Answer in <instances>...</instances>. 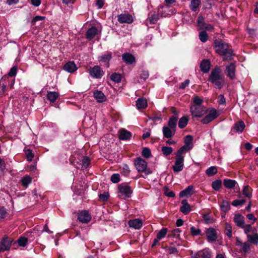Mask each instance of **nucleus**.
<instances>
[{"label":"nucleus","mask_w":258,"mask_h":258,"mask_svg":"<svg viewBox=\"0 0 258 258\" xmlns=\"http://www.w3.org/2000/svg\"><path fill=\"white\" fill-rule=\"evenodd\" d=\"M190 150L187 147L186 148L184 145L181 147L177 151L176 155L179 156H182V154Z\"/></svg>","instance_id":"60"},{"label":"nucleus","mask_w":258,"mask_h":258,"mask_svg":"<svg viewBox=\"0 0 258 258\" xmlns=\"http://www.w3.org/2000/svg\"><path fill=\"white\" fill-rule=\"evenodd\" d=\"M162 151L163 154L167 156L172 153L173 149L171 147L164 146L162 148Z\"/></svg>","instance_id":"49"},{"label":"nucleus","mask_w":258,"mask_h":258,"mask_svg":"<svg viewBox=\"0 0 258 258\" xmlns=\"http://www.w3.org/2000/svg\"><path fill=\"white\" fill-rule=\"evenodd\" d=\"M173 113L174 115L172 116L169 119L167 126L175 130L178 116L176 111H173Z\"/></svg>","instance_id":"16"},{"label":"nucleus","mask_w":258,"mask_h":258,"mask_svg":"<svg viewBox=\"0 0 258 258\" xmlns=\"http://www.w3.org/2000/svg\"><path fill=\"white\" fill-rule=\"evenodd\" d=\"M163 134L166 138L172 137L175 133V130L168 126H163L162 128Z\"/></svg>","instance_id":"21"},{"label":"nucleus","mask_w":258,"mask_h":258,"mask_svg":"<svg viewBox=\"0 0 258 258\" xmlns=\"http://www.w3.org/2000/svg\"><path fill=\"white\" fill-rule=\"evenodd\" d=\"M136 106L138 109H144L147 106V101L144 98H139L136 102Z\"/></svg>","instance_id":"29"},{"label":"nucleus","mask_w":258,"mask_h":258,"mask_svg":"<svg viewBox=\"0 0 258 258\" xmlns=\"http://www.w3.org/2000/svg\"><path fill=\"white\" fill-rule=\"evenodd\" d=\"M190 233L193 236H197L201 234V230L199 228H196L192 226L190 227Z\"/></svg>","instance_id":"56"},{"label":"nucleus","mask_w":258,"mask_h":258,"mask_svg":"<svg viewBox=\"0 0 258 258\" xmlns=\"http://www.w3.org/2000/svg\"><path fill=\"white\" fill-rule=\"evenodd\" d=\"M159 19V15L157 14L154 13L149 16L148 20L150 22V24H155Z\"/></svg>","instance_id":"50"},{"label":"nucleus","mask_w":258,"mask_h":258,"mask_svg":"<svg viewBox=\"0 0 258 258\" xmlns=\"http://www.w3.org/2000/svg\"><path fill=\"white\" fill-rule=\"evenodd\" d=\"M235 71L236 66L234 62H231L226 66L225 73L227 77L230 80H234L235 79Z\"/></svg>","instance_id":"9"},{"label":"nucleus","mask_w":258,"mask_h":258,"mask_svg":"<svg viewBox=\"0 0 258 258\" xmlns=\"http://www.w3.org/2000/svg\"><path fill=\"white\" fill-rule=\"evenodd\" d=\"M142 155L143 157L146 158H149L151 155V153L150 150L148 148H143Z\"/></svg>","instance_id":"52"},{"label":"nucleus","mask_w":258,"mask_h":258,"mask_svg":"<svg viewBox=\"0 0 258 258\" xmlns=\"http://www.w3.org/2000/svg\"><path fill=\"white\" fill-rule=\"evenodd\" d=\"M167 232V229L166 228H162L161 230H160L157 235V238L158 239H161L165 237Z\"/></svg>","instance_id":"44"},{"label":"nucleus","mask_w":258,"mask_h":258,"mask_svg":"<svg viewBox=\"0 0 258 258\" xmlns=\"http://www.w3.org/2000/svg\"><path fill=\"white\" fill-rule=\"evenodd\" d=\"M118 138L121 140H127L131 138V133L124 128H121L118 131Z\"/></svg>","instance_id":"17"},{"label":"nucleus","mask_w":258,"mask_h":258,"mask_svg":"<svg viewBox=\"0 0 258 258\" xmlns=\"http://www.w3.org/2000/svg\"><path fill=\"white\" fill-rule=\"evenodd\" d=\"M222 186V181L220 179L216 180L212 182V188L218 191L220 190Z\"/></svg>","instance_id":"39"},{"label":"nucleus","mask_w":258,"mask_h":258,"mask_svg":"<svg viewBox=\"0 0 258 258\" xmlns=\"http://www.w3.org/2000/svg\"><path fill=\"white\" fill-rule=\"evenodd\" d=\"M220 208L222 211L227 213L230 209L229 203L226 200H223L220 205Z\"/></svg>","instance_id":"37"},{"label":"nucleus","mask_w":258,"mask_h":258,"mask_svg":"<svg viewBox=\"0 0 258 258\" xmlns=\"http://www.w3.org/2000/svg\"><path fill=\"white\" fill-rule=\"evenodd\" d=\"M192 140L193 138L190 135H187L185 136L184 138V146L190 150H191L193 147L192 144Z\"/></svg>","instance_id":"32"},{"label":"nucleus","mask_w":258,"mask_h":258,"mask_svg":"<svg viewBox=\"0 0 258 258\" xmlns=\"http://www.w3.org/2000/svg\"><path fill=\"white\" fill-rule=\"evenodd\" d=\"M59 93L55 91L48 92L47 94V99L51 102H54L59 97Z\"/></svg>","instance_id":"30"},{"label":"nucleus","mask_w":258,"mask_h":258,"mask_svg":"<svg viewBox=\"0 0 258 258\" xmlns=\"http://www.w3.org/2000/svg\"><path fill=\"white\" fill-rule=\"evenodd\" d=\"M201 4V0H191L190 9L194 12L197 11Z\"/></svg>","instance_id":"34"},{"label":"nucleus","mask_w":258,"mask_h":258,"mask_svg":"<svg viewBox=\"0 0 258 258\" xmlns=\"http://www.w3.org/2000/svg\"><path fill=\"white\" fill-rule=\"evenodd\" d=\"M194 186L189 185L184 190L180 191L179 196L180 197H187L191 196L193 194Z\"/></svg>","instance_id":"26"},{"label":"nucleus","mask_w":258,"mask_h":258,"mask_svg":"<svg viewBox=\"0 0 258 258\" xmlns=\"http://www.w3.org/2000/svg\"><path fill=\"white\" fill-rule=\"evenodd\" d=\"M208 36L207 32L203 31L199 33V39L202 42H205L208 40Z\"/></svg>","instance_id":"48"},{"label":"nucleus","mask_w":258,"mask_h":258,"mask_svg":"<svg viewBox=\"0 0 258 258\" xmlns=\"http://www.w3.org/2000/svg\"><path fill=\"white\" fill-rule=\"evenodd\" d=\"M188 116H183L181 118H180L178 122V127L180 128H184L188 122Z\"/></svg>","instance_id":"36"},{"label":"nucleus","mask_w":258,"mask_h":258,"mask_svg":"<svg viewBox=\"0 0 258 258\" xmlns=\"http://www.w3.org/2000/svg\"><path fill=\"white\" fill-rule=\"evenodd\" d=\"M191 257L192 258H211L212 254L209 248H205L196 252Z\"/></svg>","instance_id":"10"},{"label":"nucleus","mask_w":258,"mask_h":258,"mask_svg":"<svg viewBox=\"0 0 258 258\" xmlns=\"http://www.w3.org/2000/svg\"><path fill=\"white\" fill-rule=\"evenodd\" d=\"M118 21L121 23L130 24L133 22V19L130 14H121L118 17Z\"/></svg>","instance_id":"15"},{"label":"nucleus","mask_w":258,"mask_h":258,"mask_svg":"<svg viewBox=\"0 0 258 258\" xmlns=\"http://www.w3.org/2000/svg\"><path fill=\"white\" fill-rule=\"evenodd\" d=\"M243 194L246 197L250 198L252 196L250 189L248 186H245L243 189Z\"/></svg>","instance_id":"51"},{"label":"nucleus","mask_w":258,"mask_h":258,"mask_svg":"<svg viewBox=\"0 0 258 258\" xmlns=\"http://www.w3.org/2000/svg\"><path fill=\"white\" fill-rule=\"evenodd\" d=\"M32 179L29 175H25L21 178L20 181L24 187L27 188L32 182Z\"/></svg>","instance_id":"28"},{"label":"nucleus","mask_w":258,"mask_h":258,"mask_svg":"<svg viewBox=\"0 0 258 258\" xmlns=\"http://www.w3.org/2000/svg\"><path fill=\"white\" fill-rule=\"evenodd\" d=\"M210 61L208 59H204L200 64L201 70L204 73H207L210 71Z\"/></svg>","instance_id":"23"},{"label":"nucleus","mask_w":258,"mask_h":258,"mask_svg":"<svg viewBox=\"0 0 258 258\" xmlns=\"http://www.w3.org/2000/svg\"><path fill=\"white\" fill-rule=\"evenodd\" d=\"M250 249V244L248 242H244L240 247V251L244 253H246Z\"/></svg>","instance_id":"47"},{"label":"nucleus","mask_w":258,"mask_h":258,"mask_svg":"<svg viewBox=\"0 0 258 258\" xmlns=\"http://www.w3.org/2000/svg\"><path fill=\"white\" fill-rule=\"evenodd\" d=\"M215 51L218 54L222 55L227 49L229 48L228 44L221 40H216L214 41Z\"/></svg>","instance_id":"7"},{"label":"nucleus","mask_w":258,"mask_h":258,"mask_svg":"<svg viewBox=\"0 0 258 258\" xmlns=\"http://www.w3.org/2000/svg\"><path fill=\"white\" fill-rule=\"evenodd\" d=\"M12 241V239L8 237H5L2 239L0 242V246L2 247L4 251L10 249Z\"/></svg>","instance_id":"13"},{"label":"nucleus","mask_w":258,"mask_h":258,"mask_svg":"<svg viewBox=\"0 0 258 258\" xmlns=\"http://www.w3.org/2000/svg\"><path fill=\"white\" fill-rule=\"evenodd\" d=\"M194 104L191 106H204L202 105L203 100L198 96H196L193 98Z\"/></svg>","instance_id":"42"},{"label":"nucleus","mask_w":258,"mask_h":258,"mask_svg":"<svg viewBox=\"0 0 258 258\" xmlns=\"http://www.w3.org/2000/svg\"><path fill=\"white\" fill-rule=\"evenodd\" d=\"M111 181L114 183H118L120 181V175L118 173L113 174L110 178Z\"/></svg>","instance_id":"53"},{"label":"nucleus","mask_w":258,"mask_h":258,"mask_svg":"<svg viewBox=\"0 0 258 258\" xmlns=\"http://www.w3.org/2000/svg\"><path fill=\"white\" fill-rule=\"evenodd\" d=\"M45 18L43 16H36L33 19L32 23L34 25L37 21L43 20Z\"/></svg>","instance_id":"64"},{"label":"nucleus","mask_w":258,"mask_h":258,"mask_svg":"<svg viewBox=\"0 0 258 258\" xmlns=\"http://www.w3.org/2000/svg\"><path fill=\"white\" fill-rule=\"evenodd\" d=\"M8 215L6 209L4 207L0 208V219H5Z\"/></svg>","instance_id":"58"},{"label":"nucleus","mask_w":258,"mask_h":258,"mask_svg":"<svg viewBox=\"0 0 258 258\" xmlns=\"http://www.w3.org/2000/svg\"><path fill=\"white\" fill-rule=\"evenodd\" d=\"M128 225L131 228L135 229H140L143 224V220L140 218L130 220L127 222Z\"/></svg>","instance_id":"11"},{"label":"nucleus","mask_w":258,"mask_h":258,"mask_svg":"<svg viewBox=\"0 0 258 258\" xmlns=\"http://www.w3.org/2000/svg\"><path fill=\"white\" fill-rule=\"evenodd\" d=\"M222 55L223 56L224 60H230L233 58L234 54L232 49L229 47L227 49V51H225L222 54Z\"/></svg>","instance_id":"31"},{"label":"nucleus","mask_w":258,"mask_h":258,"mask_svg":"<svg viewBox=\"0 0 258 258\" xmlns=\"http://www.w3.org/2000/svg\"><path fill=\"white\" fill-rule=\"evenodd\" d=\"M207 108L205 106H190V111L192 118L202 117L206 113Z\"/></svg>","instance_id":"5"},{"label":"nucleus","mask_w":258,"mask_h":258,"mask_svg":"<svg viewBox=\"0 0 258 258\" xmlns=\"http://www.w3.org/2000/svg\"><path fill=\"white\" fill-rule=\"evenodd\" d=\"M20 246L24 247L28 243V239L25 237H20L17 240Z\"/></svg>","instance_id":"46"},{"label":"nucleus","mask_w":258,"mask_h":258,"mask_svg":"<svg viewBox=\"0 0 258 258\" xmlns=\"http://www.w3.org/2000/svg\"><path fill=\"white\" fill-rule=\"evenodd\" d=\"M182 206L180 207L181 212L184 214H187L191 211L190 205L188 204L186 200H183L181 201Z\"/></svg>","instance_id":"25"},{"label":"nucleus","mask_w":258,"mask_h":258,"mask_svg":"<svg viewBox=\"0 0 258 258\" xmlns=\"http://www.w3.org/2000/svg\"><path fill=\"white\" fill-rule=\"evenodd\" d=\"M209 81L214 84L215 88L221 89L225 82L224 77L221 75V70L219 67H215L211 72Z\"/></svg>","instance_id":"1"},{"label":"nucleus","mask_w":258,"mask_h":258,"mask_svg":"<svg viewBox=\"0 0 258 258\" xmlns=\"http://www.w3.org/2000/svg\"><path fill=\"white\" fill-rule=\"evenodd\" d=\"M245 200H235L232 202V205L235 207H237L238 206L242 205L245 203Z\"/></svg>","instance_id":"59"},{"label":"nucleus","mask_w":258,"mask_h":258,"mask_svg":"<svg viewBox=\"0 0 258 258\" xmlns=\"http://www.w3.org/2000/svg\"><path fill=\"white\" fill-rule=\"evenodd\" d=\"M63 69L70 73H73L77 71V68L73 61H69L63 66Z\"/></svg>","instance_id":"22"},{"label":"nucleus","mask_w":258,"mask_h":258,"mask_svg":"<svg viewBox=\"0 0 258 258\" xmlns=\"http://www.w3.org/2000/svg\"><path fill=\"white\" fill-rule=\"evenodd\" d=\"M78 219L82 223H87L91 219V215L86 211H82L78 213Z\"/></svg>","instance_id":"12"},{"label":"nucleus","mask_w":258,"mask_h":258,"mask_svg":"<svg viewBox=\"0 0 258 258\" xmlns=\"http://www.w3.org/2000/svg\"><path fill=\"white\" fill-rule=\"evenodd\" d=\"M27 160L28 161H31L34 157V154L31 150L28 149L25 152Z\"/></svg>","instance_id":"54"},{"label":"nucleus","mask_w":258,"mask_h":258,"mask_svg":"<svg viewBox=\"0 0 258 258\" xmlns=\"http://www.w3.org/2000/svg\"><path fill=\"white\" fill-rule=\"evenodd\" d=\"M245 127V123L243 121H240L236 123L234 125L235 130L238 133H242Z\"/></svg>","instance_id":"35"},{"label":"nucleus","mask_w":258,"mask_h":258,"mask_svg":"<svg viewBox=\"0 0 258 258\" xmlns=\"http://www.w3.org/2000/svg\"><path fill=\"white\" fill-rule=\"evenodd\" d=\"M98 30L95 26H92L86 32V38L89 40H92L97 34Z\"/></svg>","instance_id":"19"},{"label":"nucleus","mask_w":258,"mask_h":258,"mask_svg":"<svg viewBox=\"0 0 258 258\" xmlns=\"http://www.w3.org/2000/svg\"><path fill=\"white\" fill-rule=\"evenodd\" d=\"M206 115L201 120V122L207 124L217 118L220 114V112L213 107L207 108Z\"/></svg>","instance_id":"2"},{"label":"nucleus","mask_w":258,"mask_h":258,"mask_svg":"<svg viewBox=\"0 0 258 258\" xmlns=\"http://www.w3.org/2000/svg\"><path fill=\"white\" fill-rule=\"evenodd\" d=\"M206 236L209 242H213L217 239V233L213 228H209L206 231Z\"/></svg>","instance_id":"14"},{"label":"nucleus","mask_w":258,"mask_h":258,"mask_svg":"<svg viewBox=\"0 0 258 258\" xmlns=\"http://www.w3.org/2000/svg\"><path fill=\"white\" fill-rule=\"evenodd\" d=\"M135 165L137 170L139 172H145L147 176L152 173V171L147 168V163L146 161L140 157L137 158L135 160Z\"/></svg>","instance_id":"3"},{"label":"nucleus","mask_w":258,"mask_h":258,"mask_svg":"<svg viewBox=\"0 0 258 258\" xmlns=\"http://www.w3.org/2000/svg\"><path fill=\"white\" fill-rule=\"evenodd\" d=\"M225 233L229 238L232 237V226L229 224L227 223L226 224Z\"/></svg>","instance_id":"55"},{"label":"nucleus","mask_w":258,"mask_h":258,"mask_svg":"<svg viewBox=\"0 0 258 258\" xmlns=\"http://www.w3.org/2000/svg\"><path fill=\"white\" fill-rule=\"evenodd\" d=\"M118 196L120 199H125L131 197L132 193L131 187L125 184H120L118 186Z\"/></svg>","instance_id":"4"},{"label":"nucleus","mask_w":258,"mask_h":258,"mask_svg":"<svg viewBox=\"0 0 258 258\" xmlns=\"http://www.w3.org/2000/svg\"><path fill=\"white\" fill-rule=\"evenodd\" d=\"M112 54L110 52H108L104 55H101L99 57V60L100 61L104 62H108L111 58Z\"/></svg>","instance_id":"38"},{"label":"nucleus","mask_w":258,"mask_h":258,"mask_svg":"<svg viewBox=\"0 0 258 258\" xmlns=\"http://www.w3.org/2000/svg\"><path fill=\"white\" fill-rule=\"evenodd\" d=\"M130 172L129 167L126 164L124 165L122 169V173L124 176H127L130 174Z\"/></svg>","instance_id":"62"},{"label":"nucleus","mask_w":258,"mask_h":258,"mask_svg":"<svg viewBox=\"0 0 258 258\" xmlns=\"http://www.w3.org/2000/svg\"><path fill=\"white\" fill-rule=\"evenodd\" d=\"M8 78L7 77H3L0 82V94L4 93L6 90V85L4 84H2V82L4 79Z\"/></svg>","instance_id":"61"},{"label":"nucleus","mask_w":258,"mask_h":258,"mask_svg":"<svg viewBox=\"0 0 258 258\" xmlns=\"http://www.w3.org/2000/svg\"><path fill=\"white\" fill-rule=\"evenodd\" d=\"M122 58L123 60L127 63L132 64L135 62V57L133 55L130 53H125L122 54Z\"/></svg>","instance_id":"24"},{"label":"nucleus","mask_w":258,"mask_h":258,"mask_svg":"<svg viewBox=\"0 0 258 258\" xmlns=\"http://www.w3.org/2000/svg\"><path fill=\"white\" fill-rule=\"evenodd\" d=\"M241 228L243 229L244 233L246 234V236L247 237V234H249L248 233L251 231L252 229V227L251 224H245L243 225L242 227Z\"/></svg>","instance_id":"57"},{"label":"nucleus","mask_w":258,"mask_h":258,"mask_svg":"<svg viewBox=\"0 0 258 258\" xmlns=\"http://www.w3.org/2000/svg\"><path fill=\"white\" fill-rule=\"evenodd\" d=\"M17 69L16 67H13L12 68L8 73L9 76L11 77L15 76L17 74Z\"/></svg>","instance_id":"63"},{"label":"nucleus","mask_w":258,"mask_h":258,"mask_svg":"<svg viewBox=\"0 0 258 258\" xmlns=\"http://www.w3.org/2000/svg\"><path fill=\"white\" fill-rule=\"evenodd\" d=\"M110 79L115 82V83H119L121 80V76L119 74L117 73H113L110 76Z\"/></svg>","instance_id":"41"},{"label":"nucleus","mask_w":258,"mask_h":258,"mask_svg":"<svg viewBox=\"0 0 258 258\" xmlns=\"http://www.w3.org/2000/svg\"><path fill=\"white\" fill-rule=\"evenodd\" d=\"M217 173V169L216 166H211L206 171V174L209 176H212Z\"/></svg>","instance_id":"40"},{"label":"nucleus","mask_w":258,"mask_h":258,"mask_svg":"<svg viewBox=\"0 0 258 258\" xmlns=\"http://www.w3.org/2000/svg\"><path fill=\"white\" fill-rule=\"evenodd\" d=\"M90 159L88 157H84L82 161L81 168L86 169L90 164Z\"/></svg>","instance_id":"45"},{"label":"nucleus","mask_w":258,"mask_h":258,"mask_svg":"<svg viewBox=\"0 0 258 258\" xmlns=\"http://www.w3.org/2000/svg\"><path fill=\"white\" fill-rule=\"evenodd\" d=\"M223 184L227 188L232 189L237 184V182L235 180L224 179L223 180Z\"/></svg>","instance_id":"27"},{"label":"nucleus","mask_w":258,"mask_h":258,"mask_svg":"<svg viewBox=\"0 0 258 258\" xmlns=\"http://www.w3.org/2000/svg\"><path fill=\"white\" fill-rule=\"evenodd\" d=\"M197 24L200 29H205L206 24L205 23L204 18L202 16H199L197 20Z\"/></svg>","instance_id":"43"},{"label":"nucleus","mask_w":258,"mask_h":258,"mask_svg":"<svg viewBox=\"0 0 258 258\" xmlns=\"http://www.w3.org/2000/svg\"><path fill=\"white\" fill-rule=\"evenodd\" d=\"M93 97L97 102L102 103L106 100V97L104 93L99 90H95L93 92Z\"/></svg>","instance_id":"18"},{"label":"nucleus","mask_w":258,"mask_h":258,"mask_svg":"<svg viewBox=\"0 0 258 258\" xmlns=\"http://www.w3.org/2000/svg\"><path fill=\"white\" fill-rule=\"evenodd\" d=\"M184 166V157L176 154L174 165L173 170L174 172H178L183 170Z\"/></svg>","instance_id":"8"},{"label":"nucleus","mask_w":258,"mask_h":258,"mask_svg":"<svg viewBox=\"0 0 258 258\" xmlns=\"http://www.w3.org/2000/svg\"><path fill=\"white\" fill-rule=\"evenodd\" d=\"M233 220L236 225L240 228L242 227L245 224L244 218L240 214H235Z\"/></svg>","instance_id":"20"},{"label":"nucleus","mask_w":258,"mask_h":258,"mask_svg":"<svg viewBox=\"0 0 258 258\" xmlns=\"http://www.w3.org/2000/svg\"><path fill=\"white\" fill-rule=\"evenodd\" d=\"M247 239L248 241L255 245L258 244V233H254L253 234H247Z\"/></svg>","instance_id":"33"},{"label":"nucleus","mask_w":258,"mask_h":258,"mask_svg":"<svg viewBox=\"0 0 258 258\" xmlns=\"http://www.w3.org/2000/svg\"><path fill=\"white\" fill-rule=\"evenodd\" d=\"M90 77L94 79H100L104 75L102 69L98 66L90 67L88 70Z\"/></svg>","instance_id":"6"}]
</instances>
